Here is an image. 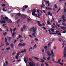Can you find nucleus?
I'll list each match as a JSON object with an SVG mask.
<instances>
[{"instance_id": "f257e3e1", "label": "nucleus", "mask_w": 66, "mask_h": 66, "mask_svg": "<svg viewBox=\"0 0 66 66\" xmlns=\"http://www.w3.org/2000/svg\"><path fill=\"white\" fill-rule=\"evenodd\" d=\"M45 53H47L48 55H49V56L50 57L51 55H52L53 54H51L50 52V51L46 49L45 50Z\"/></svg>"}, {"instance_id": "f03ea898", "label": "nucleus", "mask_w": 66, "mask_h": 66, "mask_svg": "<svg viewBox=\"0 0 66 66\" xmlns=\"http://www.w3.org/2000/svg\"><path fill=\"white\" fill-rule=\"evenodd\" d=\"M37 30V28H36L34 27H32L29 29L30 31H32L33 33H36Z\"/></svg>"}, {"instance_id": "7ed1b4c3", "label": "nucleus", "mask_w": 66, "mask_h": 66, "mask_svg": "<svg viewBox=\"0 0 66 66\" xmlns=\"http://www.w3.org/2000/svg\"><path fill=\"white\" fill-rule=\"evenodd\" d=\"M35 12H36V10H35V9H34L32 13V16H36L37 15V14H35Z\"/></svg>"}, {"instance_id": "20e7f679", "label": "nucleus", "mask_w": 66, "mask_h": 66, "mask_svg": "<svg viewBox=\"0 0 66 66\" xmlns=\"http://www.w3.org/2000/svg\"><path fill=\"white\" fill-rule=\"evenodd\" d=\"M6 26V24H4L3 25L2 27H3L4 28H5L6 29V30L7 32H8V31H9V30L8 29V28L7 27L5 26Z\"/></svg>"}, {"instance_id": "39448f33", "label": "nucleus", "mask_w": 66, "mask_h": 66, "mask_svg": "<svg viewBox=\"0 0 66 66\" xmlns=\"http://www.w3.org/2000/svg\"><path fill=\"white\" fill-rule=\"evenodd\" d=\"M59 42H63V43L62 44V45H63V46H62V47L63 48H64V45H65V44H64V41H63V39H59Z\"/></svg>"}, {"instance_id": "423d86ee", "label": "nucleus", "mask_w": 66, "mask_h": 66, "mask_svg": "<svg viewBox=\"0 0 66 66\" xmlns=\"http://www.w3.org/2000/svg\"><path fill=\"white\" fill-rule=\"evenodd\" d=\"M9 20V18L6 17H5V19L4 20H6V22L8 21V20Z\"/></svg>"}, {"instance_id": "0eeeda50", "label": "nucleus", "mask_w": 66, "mask_h": 66, "mask_svg": "<svg viewBox=\"0 0 66 66\" xmlns=\"http://www.w3.org/2000/svg\"><path fill=\"white\" fill-rule=\"evenodd\" d=\"M21 17H23L24 19H25L26 18V16L25 15L22 14L21 16Z\"/></svg>"}, {"instance_id": "6e6552de", "label": "nucleus", "mask_w": 66, "mask_h": 66, "mask_svg": "<svg viewBox=\"0 0 66 66\" xmlns=\"http://www.w3.org/2000/svg\"><path fill=\"white\" fill-rule=\"evenodd\" d=\"M64 59H65V58H66V51H64V52H63V54L64 53Z\"/></svg>"}, {"instance_id": "1a4fd4ad", "label": "nucleus", "mask_w": 66, "mask_h": 66, "mask_svg": "<svg viewBox=\"0 0 66 66\" xmlns=\"http://www.w3.org/2000/svg\"><path fill=\"white\" fill-rule=\"evenodd\" d=\"M50 12H49L48 13V15H50V16H52V13H51L50 15Z\"/></svg>"}, {"instance_id": "9d476101", "label": "nucleus", "mask_w": 66, "mask_h": 66, "mask_svg": "<svg viewBox=\"0 0 66 66\" xmlns=\"http://www.w3.org/2000/svg\"><path fill=\"white\" fill-rule=\"evenodd\" d=\"M7 22L8 23H12V21L10 19H9Z\"/></svg>"}, {"instance_id": "9b49d317", "label": "nucleus", "mask_w": 66, "mask_h": 66, "mask_svg": "<svg viewBox=\"0 0 66 66\" xmlns=\"http://www.w3.org/2000/svg\"><path fill=\"white\" fill-rule=\"evenodd\" d=\"M23 28L24 30H25L26 28V25H24L23 26Z\"/></svg>"}, {"instance_id": "f8f14e48", "label": "nucleus", "mask_w": 66, "mask_h": 66, "mask_svg": "<svg viewBox=\"0 0 66 66\" xmlns=\"http://www.w3.org/2000/svg\"><path fill=\"white\" fill-rule=\"evenodd\" d=\"M1 22L2 23H6V21L5 20H4V21H2Z\"/></svg>"}, {"instance_id": "ddd939ff", "label": "nucleus", "mask_w": 66, "mask_h": 66, "mask_svg": "<svg viewBox=\"0 0 66 66\" xmlns=\"http://www.w3.org/2000/svg\"><path fill=\"white\" fill-rule=\"evenodd\" d=\"M46 10H52V9L50 8H48V7H46Z\"/></svg>"}, {"instance_id": "4468645a", "label": "nucleus", "mask_w": 66, "mask_h": 66, "mask_svg": "<svg viewBox=\"0 0 66 66\" xmlns=\"http://www.w3.org/2000/svg\"><path fill=\"white\" fill-rule=\"evenodd\" d=\"M1 18L3 20H4L5 18H4V17H3V16L1 15Z\"/></svg>"}, {"instance_id": "2eb2a0df", "label": "nucleus", "mask_w": 66, "mask_h": 66, "mask_svg": "<svg viewBox=\"0 0 66 66\" xmlns=\"http://www.w3.org/2000/svg\"><path fill=\"white\" fill-rule=\"evenodd\" d=\"M35 33H33L32 34V35L35 37H36V36H35Z\"/></svg>"}, {"instance_id": "dca6fc26", "label": "nucleus", "mask_w": 66, "mask_h": 66, "mask_svg": "<svg viewBox=\"0 0 66 66\" xmlns=\"http://www.w3.org/2000/svg\"><path fill=\"white\" fill-rule=\"evenodd\" d=\"M18 46L19 47H21V46H22V44L21 43H20L18 45Z\"/></svg>"}, {"instance_id": "f3484780", "label": "nucleus", "mask_w": 66, "mask_h": 66, "mask_svg": "<svg viewBox=\"0 0 66 66\" xmlns=\"http://www.w3.org/2000/svg\"><path fill=\"white\" fill-rule=\"evenodd\" d=\"M41 9H43V8H44V4L43 3H42V5L41 6Z\"/></svg>"}, {"instance_id": "a211bd4d", "label": "nucleus", "mask_w": 66, "mask_h": 66, "mask_svg": "<svg viewBox=\"0 0 66 66\" xmlns=\"http://www.w3.org/2000/svg\"><path fill=\"white\" fill-rule=\"evenodd\" d=\"M51 30L52 32H54V30L52 28H51Z\"/></svg>"}, {"instance_id": "6ab92c4d", "label": "nucleus", "mask_w": 66, "mask_h": 66, "mask_svg": "<svg viewBox=\"0 0 66 66\" xmlns=\"http://www.w3.org/2000/svg\"><path fill=\"white\" fill-rule=\"evenodd\" d=\"M10 46H11V48H13V47L14 46V44H10Z\"/></svg>"}, {"instance_id": "aec40b11", "label": "nucleus", "mask_w": 66, "mask_h": 66, "mask_svg": "<svg viewBox=\"0 0 66 66\" xmlns=\"http://www.w3.org/2000/svg\"><path fill=\"white\" fill-rule=\"evenodd\" d=\"M34 59L35 60H39V58L37 57H34Z\"/></svg>"}, {"instance_id": "412c9836", "label": "nucleus", "mask_w": 66, "mask_h": 66, "mask_svg": "<svg viewBox=\"0 0 66 66\" xmlns=\"http://www.w3.org/2000/svg\"><path fill=\"white\" fill-rule=\"evenodd\" d=\"M26 45V44L24 43H23L22 44V47H23V46H25Z\"/></svg>"}, {"instance_id": "4be33fe9", "label": "nucleus", "mask_w": 66, "mask_h": 66, "mask_svg": "<svg viewBox=\"0 0 66 66\" xmlns=\"http://www.w3.org/2000/svg\"><path fill=\"white\" fill-rule=\"evenodd\" d=\"M23 7H25L26 8H28V5H25L23 6Z\"/></svg>"}, {"instance_id": "5701e85b", "label": "nucleus", "mask_w": 66, "mask_h": 66, "mask_svg": "<svg viewBox=\"0 0 66 66\" xmlns=\"http://www.w3.org/2000/svg\"><path fill=\"white\" fill-rule=\"evenodd\" d=\"M60 62H61V59H59L58 60V63H59L60 64Z\"/></svg>"}, {"instance_id": "b1692460", "label": "nucleus", "mask_w": 66, "mask_h": 66, "mask_svg": "<svg viewBox=\"0 0 66 66\" xmlns=\"http://www.w3.org/2000/svg\"><path fill=\"white\" fill-rule=\"evenodd\" d=\"M36 44H35L34 46V48H33V49H34L36 48Z\"/></svg>"}, {"instance_id": "393cba45", "label": "nucleus", "mask_w": 66, "mask_h": 66, "mask_svg": "<svg viewBox=\"0 0 66 66\" xmlns=\"http://www.w3.org/2000/svg\"><path fill=\"white\" fill-rule=\"evenodd\" d=\"M24 61L25 62V63H27V61L26 59H24Z\"/></svg>"}, {"instance_id": "a878e982", "label": "nucleus", "mask_w": 66, "mask_h": 66, "mask_svg": "<svg viewBox=\"0 0 66 66\" xmlns=\"http://www.w3.org/2000/svg\"><path fill=\"white\" fill-rule=\"evenodd\" d=\"M31 44H34V40H32L31 42Z\"/></svg>"}, {"instance_id": "bb28decb", "label": "nucleus", "mask_w": 66, "mask_h": 66, "mask_svg": "<svg viewBox=\"0 0 66 66\" xmlns=\"http://www.w3.org/2000/svg\"><path fill=\"white\" fill-rule=\"evenodd\" d=\"M27 20L28 21V22H30V21H31V20H30V19L28 18H27Z\"/></svg>"}, {"instance_id": "cd10ccee", "label": "nucleus", "mask_w": 66, "mask_h": 66, "mask_svg": "<svg viewBox=\"0 0 66 66\" xmlns=\"http://www.w3.org/2000/svg\"><path fill=\"white\" fill-rule=\"evenodd\" d=\"M51 54H54V53H53V49L51 50Z\"/></svg>"}, {"instance_id": "c85d7f7f", "label": "nucleus", "mask_w": 66, "mask_h": 66, "mask_svg": "<svg viewBox=\"0 0 66 66\" xmlns=\"http://www.w3.org/2000/svg\"><path fill=\"white\" fill-rule=\"evenodd\" d=\"M46 3H47V4H49L50 3H49V1H47L46 2Z\"/></svg>"}, {"instance_id": "c756f323", "label": "nucleus", "mask_w": 66, "mask_h": 66, "mask_svg": "<svg viewBox=\"0 0 66 66\" xmlns=\"http://www.w3.org/2000/svg\"><path fill=\"white\" fill-rule=\"evenodd\" d=\"M15 53L14 52L12 53V55L14 56V55H15Z\"/></svg>"}, {"instance_id": "7c9ffc66", "label": "nucleus", "mask_w": 66, "mask_h": 66, "mask_svg": "<svg viewBox=\"0 0 66 66\" xmlns=\"http://www.w3.org/2000/svg\"><path fill=\"white\" fill-rule=\"evenodd\" d=\"M10 30L11 32V34H12V28H10Z\"/></svg>"}, {"instance_id": "2f4dec72", "label": "nucleus", "mask_w": 66, "mask_h": 66, "mask_svg": "<svg viewBox=\"0 0 66 66\" xmlns=\"http://www.w3.org/2000/svg\"><path fill=\"white\" fill-rule=\"evenodd\" d=\"M16 15H18V16H20V15H21V13H18L17 14H16Z\"/></svg>"}, {"instance_id": "473e14b6", "label": "nucleus", "mask_w": 66, "mask_h": 66, "mask_svg": "<svg viewBox=\"0 0 66 66\" xmlns=\"http://www.w3.org/2000/svg\"><path fill=\"white\" fill-rule=\"evenodd\" d=\"M7 34V33L6 32H5V33L4 32V36H5V35H6V34Z\"/></svg>"}, {"instance_id": "72a5a7b5", "label": "nucleus", "mask_w": 66, "mask_h": 66, "mask_svg": "<svg viewBox=\"0 0 66 66\" xmlns=\"http://www.w3.org/2000/svg\"><path fill=\"white\" fill-rule=\"evenodd\" d=\"M54 7L55 8V9H57V6H56V4H55L54 5Z\"/></svg>"}, {"instance_id": "f704fd0d", "label": "nucleus", "mask_w": 66, "mask_h": 66, "mask_svg": "<svg viewBox=\"0 0 66 66\" xmlns=\"http://www.w3.org/2000/svg\"><path fill=\"white\" fill-rule=\"evenodd\" d=\"M19 55H20V52L18 53L17 54V56H19Z\"/></svg>"}, {"instance_id": "c9c22d12", "label": "nucleus", "mask_w": 66, "mask_h": 66, "mask_svg": "<svg viewBox=\"0 0 66 66\" xmlns=\"http://www.w3.org/2000/svg\"><path fill=\"white\" fill-rule=\"evenodd\" d=\"M6 46H9V43L8 42H7L6 43Z\"/></svg>"}, {"instance_id": "e433bc0d", "label": "nucleus", "mask_w": 66, "mask_h": 66, "mask_svg": "<svg viewBox=\"0 0 66 66\" xmlns=\"http://www.w3.org/2000/svg\"><path fill=\"white\" fill-rule=\"evenodd\" d=\"M50 57H48L47 58V60L48 61H49V60H50Z\"/></svg>"}, {"instance_id": "4c0bfd02", "label": "nucleus", "mask_w": 66, "mask_h": 66, "mask_svg": "<svg viewBox=\"0 0 66 66\" xmlns=\"http://www.w3.org/2000/svg\"><path fill=\"white\" fill-rule=\"evenodd\" d=\"M6 50H9L10 49V47H8V48H6Z\"/></svg>"}, {"instance_id": "58836bf2", "label": "nucleus", "mask_w": 66, "mask_h": 66, "mask_svg": "<svg viewBox=\"0 0 66 66\" xmlns=\"http://www.w3.org/2000/svg\"><path fill=\"white\" fill-rule=\"evenodd\" d=\"M19 56H15V59H18V57Z\"/></svg>"}, {"instance_id": "ea45409f", "label": "nucleus", "mask_w": 66, "mask_h": 66, "mask_svg": "<svg viewBox=\"0 0 66 66\" xmlns=\"http://www.w3.org/2000/svg\"><path fill=\"white\" fill-rule=\"evenodd\" d=\"M5 43H6L7 42V39H6V38H5Z\"/></svg>"}, {"instance_id": "a19ab883", "label": "nucleus", "mask_w": 66, "mask_h": 66, "mask_svg": "<svg viewBox=\"0 0 66 66\" xmlns=\"http://www.w3.org/2000/svg\"><path fill=\"white\" fill-rule=\"evenodd\" d=\"M29 61H31V62H32V59L29 58Z\"/></svg>"}, {"instance_id": "79ce46f5", "label": "nucleus", "mask_w": 66, "mask_h": 66, "mask_svg": "<svg viewBox=\"0 0 66 66\" xmlns=\"http://www.w3.org/2000/svg\"><path fill=\"white\" fill-rule=\"evenodd\" d=\"M20 21V20H18L16 21L17 23H18Z\"/></svg>"}, {"instance_id": "37998d69", "label": "nucleus", "mask_w": 66, "mask_h": 66, "mask_svg": "<svg viewBox=\"0 0 66 66\" xmlns=\"http://www.w3.org/2000/svg\"><path fill=\"white\" fill-rule=\"evenodd\" d=\"M3 11H4V12H5L6 11V10H5V9L4 8H3Z\"/></svg>"}, {"instance_id": "c03bdc74", "label": "nucleus", "mask_w": 66, "mask_h": 66, "mask_svg": "<svg viewBox=\"0 0 66 66\" xmlns=\"http://www.w3.org/2000/svg\"><path fill=\"white\" fill-rule=\"evenodd\" d=\"M40 62H41V63H44V62H45V60H43L42 61H40Z\"/></svg>"}, {"instance_id": "a18cd8bd", "label": "nucleus", "mask_w": 66, "mask_h": 66, "mask_svg": "<svg viewBox=\"0 0 66 66\" xmlns=\"http://www.w3.org/2000/svg\"><path fill=\"white\" fill-rule=\"evenodd\" d=\"M38 16H40V15H41V14H40V13H38Z\"/></svg>"}, {"instance_id": "49530a36", "label": "nucleus", "mask_w": 66, "mask_h": 66, "mask_svg": "<svg viewBox=\"0 0 66 66\" xmlns=\"http://www.w3.org/2000/svg\"><path fill=\"white\" fill-rule=\"evenodd\" d=\"M47 23L48 24H50V22L49 21H47Z\"/></svg>"}, {"instance_id": "de8ad7c7", "label": "nucleus", "mask_w": 66, "mask_h": 66, "mask_svg": "<svg viewBox=\"0 0 66 66\" xmlns=\"http://www.w3.org/2000/svg\"><path fill=\"white\" fill-rule=\"evenodd\" d=\"M62 18L63 20L65 19V16L64 15H63L62 16Z\"/></svg>"}, {"instance_id": "09e8293b", "label": "nucleus", "mask_w": 66, "mask_h": 66, "mask_svg": "<svg viewBox=\"0 0 66 66\" xmlns=\"http://www.w3.org/2000/svg\"><path fill=\"white\" fill-rule=\"evenodd\" d=\"M5 63L6 65H8V62H7L6 61L5 62Z\"/></svg>"}, {"instance_id": "8fccbe9b", "label": "nucleus", "mask_w": 66, "mask_h": 66, "mask_svg": "<svg viewBox=\"0 0 66 66\" xmlns=\"http://www.w3.org/2000/svg\"><path fill=\"white\" fill-rule=\"evenodd\" d=\"M64 51H66V46H65L64 47Z\"/></svg>"}, {"instance_id": "3c124183", "label": "nucleus", "mask_w": 66, "mask_h": 66, "mask_svg": "<svg viewBox=\"0 0 66 66\" xmlns=\"http://www.w3.org/2000/svg\"><path fill=\"white\" fill-rule=\"evenodd\" d=\"M61 65H62V66H63V63H59Z\"/></svg>"}, {"instance_id": "603ef678", "label": "nucleus", "mask_w": 66, "mask_h": 66, "mask_svg": "<svg viewBox=\"0 0 66 66\" xmlns=\"http://www.w3.org/2000/svg\"><path fill=\"white\" fill-rule=\"evenodd\" d=\"M52 29H54V28H55V27L54 26H52Z\"/></svg>"}, {"instance_id": "864d4df0", "label": "nucleus", "mask_w": 66, "mask_h": 66, "mask_svg": "<svg viewBox=\"0 0 66 66\" xmlns=\"http://www.w3.org/2000/svg\"><path fill=\"white\" fill-rule=\"evenodd\" d=\"M42 52H44L45 51L44 49H42Z\"/></svg>"}, {"instance_id": "5fc2aeb1", "label": "nucleus", "mask_w": 66, "mask_h": 66, "mask_svg": "<svg viewBox=\"0 0 66 66\" xmlns=\"http://www.w3.org/2000/svg\"><path fill=\"white\" fill-rule=\"evenodd\" d=\"M45 64L46 66H49V65H48V64L47 63H45Z\"/></svg>"}, {"instance_id": "6e6d98bb", "label": "nucleus", "mask_w": 66, "mask_h": 66, "mask_svg": "<svg viewBox=\"0 0 66 66\" xmlns=\"http://www.w3.org/2000/svg\"><path fill=\"white\" fill-rule=\"evenodd\" d=\"M38 39L37 38H36L35 39V40H36V41H38Z\"/></svg>"}, {"instance_id": "4d7b16f0", "label": "nucleus", "mask_w": 66, "mask_h": 66, "mask_svg": "<svg viewBox=\"0 0 66 66\" xmlns=\"http://www.w3.org/2000/svg\"><path fill=\"white\" fill-rule=\"evenodd\" d=\"M54 54H53L52 57V59H53L54 57Z\"/></svg>"}, {"instance_id": "13d9d810", "label": "nucleus", "mask_w": 66, "mask_h": 66, "mask_svg": "<svg viewBox=\"0 0 66 66\" xmlns=\"http://www.w3.org/2000/svg\"><path fill=\"white\" fill-rule=\"evenodd\" d=\"M47 46H45L44 47V49H47Z\"/></svg>"}, {"instance_id": "bf43d9fd", "label": "nucleus", "mask_w": 66, "mask_h": 66, "mask_svg": "<svg viewBox=\"0 0 66 66\" xmlns=\"http://www.w3.org/2000/svg\"><path fill=\"white\" fill-rule=\"evenodd\" d=\"M15 35V33L13 32L12 34V36H14Z\"/></svg>"}, {"instance_id": "052dcab7", "label": "nucleus", "mask_w": 66, "mask_h": 66, "mask_svg": "<svg viewBox=\"0 0 66 66\" xmlns=\"http://www.w3.org/2000/svg\"><path fill=\"white\" fill-rule=\"evenodd\" d=\"M23 51H24V52H26L27 51V50L26 49H24Z\"/></svg>"}, {"instance_id": "680f3d73", "label": "nucleus", "mask_w": 66, "mask_h": 66, "mask_svg": "<svg viewBox=\"0 0 66 66\" xmlns=\"http://www.w3.org/2000/svg\"><path fill=\"white\" fill-rule=\"evenodd\" d=\"M37 22H38V24L39 25V24H40V22H39V21H38Z\"/></svg>"}, {"instance_id": "e2e57ef3", "label": "nucleus", "mask_w": 66, "mask_h": 66, "mask_svg": "<svg viewBox=\"0 0 66 66\" xmlns=\"http://www.w3.org/2000/svg\"><path fill=\"white\" fill-rule=\"evenodd\" d=\"M58 35H62V34L61 33H59V34H58Z\"/></svg>"}, {"instance_id": "0e129e2a", "label": "nucleus", "mask_w": 66, "mask_h": 66, "mask_svg": "<svg viewBox=\"0 0 66 66\" xmlns=\"http://www.w3.org/2000/svg\"><path fill=\"white\" fill-rule=\"evenodd\" d=\"M39 26H40V27H42V26H43V25H42L41 24H39Z\"/></svg>"}, {"instance_id": "69168bd1", "label": "nucleus", "mask_w": 66, "mask_h": 66, "mask_svg": "<svg viewBox=\"0 0 66 66\" xmlns=\"http://www.w3.org/2000/svg\"><path fill=\"white\" fill-rule=\"evenodd\" d=\"M44 63H42L41 64V66H44Z\"/></svg>"}, {"instance_id": "338daca9", "label": "nucleus", "mask_w": 66, "mask_h": 66, "mask_svg": "<svg viewBox=\"0 0 66 66\" xmlns=\"http://www.w3.org/2000/svg\"><path fill=\"white\" fill-rule=\"evenodd\" d=\"M56 33H60V32L59 31H56Z\"/></svg>"}, {"instance_id": "774afa93", "label": "nucleus", "mask_w": 66, "mask_h": 66, "mask_svg": "<svg viewBox=\"0 0 66 66\" xmlns=\"http://www.w3.org/2000/svg\"><path fill=\"white\" fill-rule=\"evenodd\" d=\"M5 6V4H3V5H2V6H3V7H4Z\"/></svg>"}]
</instances>
